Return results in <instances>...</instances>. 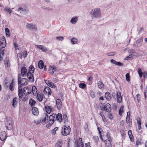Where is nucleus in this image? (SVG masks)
<instances>
[{
	"instance_id": "13",
	"label": "nucleus",
	"mask_w": 147,
	"mask_h": 147,
	"mask_svg": "<svg viewBox=\"0 0 147 147\" xmlns=\"http://www.w3.org/2000/svg\"><path fill=\"white\" fill-rule=\"evenodd\" d=\"M22 89L20 86H18V95L20 99L22 98L23 94Z\"/></svg>"
},
{
	"instance_id": "42",
	"label": "nucleus",
	"mask_w": 147,
	"mask_h": 147,
	"mask_svg": "<svg viewBox=\"0 0 147 147\" xmlns=\"http://www.w3.org/2000/svg\"><path fill=\"white\" fill-rule=\"evenodd\" d=\"M125 77L126 80L128 82H129L130 80V78L129 75V73H127L125 75Z\"/></svg>"
},
{
	"instance_id": "7",
	"label": "nucleus",
	"mask_w": 147,
	"mask_h": 147,
	"mask_svg": "<svg viewBox=\"0 0 147 147\" xmlns=\"http://www.w3.org/2000/svg\"><path fill=\"white\" fill-rule=\"evenodd\" d=\"M27 27L30 30H37V27L35 25H32L27 23L26 25Z\"/></svg>"
},
{
	"instance_id": "31",
	"label": "nucleus",
	"mask_w": 147,
	"mask_h": 147,
	"mask_svg": "<svg viewBox=\"0 0 147 147\" xmlns=\"http://www.w3.org/2000/svg\"><path fill=\"white\" fill-rule=\"evenodd\" d=\"M97 84L98 87L99 88L101 89L103 88L104 84L102 82L99 81L98 82Z\"/></svg>"
},
{
	"instance_id": "36",
	"label": "nucleus",
	"mask_w": 147,
	"mask_h": 147,
	"mask_svg": "<svg viewBox=\"0 0 147 147\" xmlns=\"http://www.w3.org/2000/svg\"><path fill=\"white\" fill-rule=\"evenodd\" d=\"M29 88L28 87H25L23 89V90H22L23 93L26 96L27 95V94H26L27 92H26V90L27 91H29Z\"/></svg>"
},
{
	"instance_id": "30",
	"label": "nucleus",
	"mask_w": 147,
	"mask_h": 147,
	"mask_svg": "<svg viewBox=\"0 0 147 147\" xmlns=\"http://www.w3.org/2000/svg\"><path fill=\"white\" fill-rule=\"evenodd\" d=\"M78 39L75 38H72L71 39V43L73 45L75 44L78 42Z\"/></svg>"
},
{
	"instance_id": "34",
	"label": "nucleus",
	"mask_w": 147,
	"mask_h": 147,
	"mask_svg": "<svg viewBox=\"0 0 147 147\" xmlns=\"http://www.w3.org/2000/svg\"><path fill=\"white\" fill-rule=\"evenodd\" d=\"M93 139L95 141V143H96V144H98V142L99 140L98 137L97 136H94L93 137Z\"/></svg>"
},
{
	"instance_id": "12",
	"label": "nucleus",
	"mask_w": 147,
	"mask_h": 147,
	"mask_svg": "<svg viewBox=\"0 0 147 147\" xmlns=\"http://www.w3.org/2000/svg\"><path fill=\"white\" fill-rule=\"evenodd\" d=\"M110 62L113 64H115L116 65H118L120 66H121L123 65V64L119 62H117L114 59H112L110 60Z\"/></svg>"
},
{
	"instance_id": "6",
	"label": "nucleus",
	"mask_w": 147,
	"mask_h": 147,
	"mask_svg": "<svg viewBox=\"0 0 147 147\" xmlns=\"http://www.w3.org/2000/svg\"><path fill=\"white\" fill-rule=\"evenodd\" d=\"M7 138V134L5 131L1 132L0 134V139L2 141H4Z\"/></svg>"
},
{
	"instance_id": "26",
	"label": "nucleus",
	"mask_w": 147,
	"mask_h": 147,
	"mask_svg": "<svg viewBox=\"0 0 147 147\" xmlns=\"http://www.w3.org/2000/svg\"><path fill=\"white\" fill-rule=\"evenodd\" d=\"M45 108L47 113L48 114H50L52 111V107H45Z\"/></svg>"
},
{
	"instance_id": "1",
	"label": "nucleus",
	"mask_w": 147,
	"mask_h": 147,
	"mask_svg": "<svg viewBox=\"0 0 147 147\" xmlns=\"http://www.w3.org/2000/svg\"><path fill=\"white\" fill-rule=\"evenodd\" d=\"M34 70L35 68L33 66L31 65L29 67L28 72L27 74V77L29 79V81L31 82L34 81V76L32 73H34Z\"/></svg>"
},
{
	"instance_id": "5",
	"label": "nucleus",
	"mask_w": 147,
	"mask_h": 147,
	"mask_svg": "<svg viewBox=\"0 0 147 147\" xmlns=\"http://www.w3.org/2000/svg\"><path fill=\"white\" fill-rule=\"evenodd\" d=\"M100 107L101 110H104L106 112L108 113L110 112L111 110V105L109 103L106 104L103 107Z\"/></svg>"
},
{
	"instance_id": "8",
	"label": "nucleus",
	"mask_w": 147,
	"mask_h": 147,
	"mask_svg": "<svg viewBox=\"0 0 147 147\" xmlns=\"http://www.w3.org/2000/svg\"><path fill=\"white\" fill-rule=\"evenodd\" d=\"M56 104L57 107L58 109H60L62 107V105L61 100L60 99H57L56 100Z\"/></svg>"
},
{
	"instance_id": "27",
	"label": "nucleus",
	"mask_w": 147,
	"mask_h": 147,
	"mask_svg": "<svg viewBox=\"0 0 147 147\" xmlns=\"http://www.w3.org/2000/svg\"><path fill=\"white\" fill-rule=\"evenodd\" d=\"M36 47L38 48L41 49L43 51H47L46 48L43 47L42 45H36Z\"/></svg>"
},
{
	"instance_id": "57",
	"label": "nucleus",
	"mask_w": 147,
	"mask_h": 147,
	"mask_svg": "<svg viewBox=\"0 0 147 147\" xmlns=\"http://www.w3.org/2000/svg\"><path fill=\"white\" fill-rule=\"evenodd\" d=\"M56 38L58 40H59L62 41L63 39V37L62 36H60L57 37Z\"/></svg>"
},
{
	"instance_id": "54",
	"label": "nucleus",
	"mask_w": 147,
	"mask_h": 147,
	"mask_svg": "<svg viewBox=\"0 0 147 147\" xmlns=\"http://www.w3.org/2000/svg\"><path fill=\"white\" fill-rule=\"evenodd\" d=\"M109 118L110 120H111L113 119V115L111 113H109L108 115Z\"/></svg>"
},
{
	"instance_id": "55",
	"label": "nucleus",
	"mask_w": 147,
	"mask_h": 147,
	"mask_svg": "<svg viewBox=\"0 0 147 147\" xmlns=\"http://www.w3.org/2000/svg\"><path fill=\"white\" fill-rule=\"evenodd\" d=\"M58 127H55L53 129V131L52 132V134H53L54 135H55L56 134V131L58 129Z\"/></svg>"
},
{
	"instance_id": "24",
	"label": "nucleus",
	"mask_w": 147,
	"mask_h": 147,
	"mask_svg": "<svg viewBox=\"0 0 147 147\" xmlns=\"http://www.w3.org/2000/svg\"><path fill=\"white\" fill-rule=\"evenodd\" d=\"M62 119L64 120L65 124H66L68 122V118L67 115L65 114H63Z\"/></svg>"
},
{
	"instance_id": "25",
	"label": "nucleus",
	"mask_w": 147,
	"mask_h": 147,
	"mask_svg": "<svg viewBox=\"0 0 147 147\" xmlns=\"http://www.w3.org/2000/svg\"><path fill=\"white\" fill-rule=\"evenodd\" d=\"M38 66L40 69H42L44 66V63L42 60H40L38 63Z\"/></svg>"
},
{
	"instance_id": "60",
	"label": "nucleus",
	"mask_w": 147,
	"mask_h": 147,
	"mask_svg": "<svg viewBox=\"0 0 147 147\" xmlns=\"http://www.w3.org/2000/svg\"><path fill=\"white\" fill-rule=\"evenodd\" d=\"M42 8L44 9H47L48 11H51L53 9L52 8H50L49 7H43Z\"/></svg>"
},
{
	"instance_id": "40",
	"label": "nucleus",
	"mask_w": 147,
	"mask_h": 147,
	"mask_svg": "<svg viewBox=\"0 0 147 147\" xmlns=\"http://www.w3.org/2000/svg\"><path fill=\"white\" fill-rule=\"evenodd\" d=\"M5 11L7 12H9L10 15L11 14L12 11L8 7H6L5 8Z\"/></svg>"
},
{
	"instance_id": "20",
	"label": "nucleus",
	"mask_w": 147,
	"mask_h": 147,
	"mask_svg": "<svg viewBox=\"0 0 147 147\" xmlns=\"http://www.w3.org/2000/svg\"><path fill=\"white\" fill-rule=\"evenodd\" d=\"M32 91L34 96H36L38 94L37 93V89L35 86H33L32 87Z\"/></svg>"
},
{
	"instance_id": "15",
	"label": "nucleus",
	"mask_w": 147,
	"mask_h": 147,
	"mask_svg": "<svg viewBox=\"0 0 147 147\" xmlns=\"http://www.w3.org/2000/svg\"><path fill=\"white\" fill-rule=\"evenodd\" d=\"M56 119L59 122H61L63 119L61 114L60 113H59L57 115H56Z\"/></svg>"
},
{
	"instance_id": "47",
	"label": "nucleus",
	"mask_w": 147,
	"mask_h": 147,
	"mask_svg": "<svg viewBox=\"0 0 147 147\" xmlns=\"http://www.w3.org/2000/svg\"><path fill=\"white\" fill-rule=\"evenodd\" d=\"M143 40V38L142 37L138 39L136 41V43H139L142 41Z\"/></svg>"
},
{
	"instance_id": "46",
	"label": "nucleus",
	"mask_w": 147,
	"mask_h": 147,
	"mask_svg": "<svg viewBox=\"0 0 147 147\" xmlns=\"http://www.w3.org/2000/svg\"><path fill=\"white\" fill-rule=\"evenodd\" d=\"M6 128L8 130H11L13 128V126L12 125H5Z\"/></svg>"
},
{
	"instance_id": "41",
	"label": "nucleus",
	"mask_w": 147,
	"mask_h": 147,
	"mask_svg": "<svg viewBox=\"0 0 147 147\" xmlns=\"http://www.w3.org/2000/svg\"><path fill=\"white\" fill-rule=\"evenodd\" d=\"M5 30L6 36L7 37H9L10 36V35L9 30V29L7 28H5Z\"/></svg>"
},
{
	"instance_id": "63",
	"label": "nucleus",
	"mask_w": 147,
	"mask_h": 147,
	"mask_svg": "<svg viewBox=\"0 0 147 147\" xmlns=\"http://www.w3.org/2000/svg\"><path fill=\"white\" fill-rule=\"evenodd\" d=\"M102 120H103V121L104 122H105L107 121L106 118H105V116L104 115L102 117Z\"/></svg>"
},
{
	"instance_id": "44",
	"label": "nucleus",
	"mask_w": 147,
	"mask_h": 147,
	"mask_svg": "<svg viewBox=\"0 0 147 147\" xmlns=\"http://www.w3.org/2000/svg\"><path fill=\"white\" fill-rule=\"evenodd\" d=\"M62 145V144L61 142L60 141H58L57 142L55 146H56V147H61Z\"/></svg>"
},
{
	"instance_id": "22",
	"label": "nucleus",
	"mask_w": 147,
	"mask_h": 147,
	"mask_svg": "<svg viewBox=\"0 0 147 147\" xmlns=\"http://www.w3.org/2000/svg\"><path fill=\"white\" fill-rule=\"evenodd\" d=\"M13 123L11 118L7 119L6 123H5V125H12Z\"/></svg>"
},
{
	"instance_id": "18",
	"label": "nucleus",
	"mask_w": 147,
	"mask_h": 147,
	"mask_svg": "<svg viewBox=\"0 0 147 147\" xmlns=\"http://www.w3.org/2000/svg\"><path fill=\"white\" fill-rule=\"evenodd\" d=\"M78 20V17L76 16L73 17L70 20V22L73 24H76Z\"/></svg>"
},
{
	"instance_id": "50",
	"label": "nucleus",
	"mask_w": 147,
	"mask_h": 147,
	"mask_svg": "<svg viewBox=\"0 0 147 147\" xmlns=\"http://www.w3.org/2000/svg\"><path fill=\"white\" fill-rule=\"evenodd\" d=\"M115 52H110L109 53L107 54L108 56H112L115 55Z\"/></svg>"
},
{
	"instance_id": "58",
	"label": "nucleus",
	"mask_w": 147,
	"mask_h": 147,
	"mask_svg": "<svg viewBox=\"0 0 147 147\" xmlns=\"http://www.w3.org/2000/svg\"><path fill=\"white\" fill-rule=\"evenodd\" d=\"M27 55V52L26 51H24L23 53V55L24 58H25Z\"/></svg>"
},
{
	"instance_id": "33",
	"label": "nucleus",
	"mask_w": 147,
	"mask_h": 147,
	"mask_svg": "<svg viewBox=\"0 0 147 147\" xmlns=\"http://www.w3.org/2000/svg\"><path fill=\"white\" fill-rule=\"evenodd\" d=\"M6 45V41L5 40V41L3 40V42H1L0 44V46L2 48H4L5 47Z\"/></svg>"
},
{
	"instance_id": "43",
	"label": "nucleus",
	"mask_w": 147,
	"mask_h": 147,
	"mask_svg": "<svg viewBox=\"0 0 147 147\" xmlns=\"http://www.w3.org/2000/svg\"><path fill=\"white\" fill-rule=\"evenodd\" d=\"M138 73L140 77H141L142 76L143 73L140 68H139L138 69Z\"/></svg>"
},
{
	"instance_id": "49",
	"label": "nucleus",
	"mask_w": 147,
	"mask_h": 147,
	"mask_svg": "<svg viewBox=\"0 0 147 147\" xmlns=\"http://www.w3.org/2000/svg\"><path fill=\"white\" fill-rule=\"evenodd\" d=\"M136 98H137V100L138 102H139L140 99V95L139 94H137L136 96Z\"/></svg>"
},
{
	"instance_id": "61",
	"label": "nucleus",
	"mask_w": 147,
	"mask_h": 147,
	"mask_svg": "<svg viewBox=\"0 0 147 147\" xmlns=\"http://www.w3.org/2000/svg\"><path fill=\"white\" fill-rule=\"evenodd\" d=\"M14 47H15L16 49H18V45L16 43H14Z\"/></svg>"
},
{
	"instance_id": "64",
	"label": "nucleus",
	"mask_w": 147,
	"mask_h": 147,
	"mask_svg": "<svg viewBox=\"0 0 147 147\" xmlns=\"http://www.w3.org/2000/svg\"><path fill=\"white\" fill-rule=\"evenodd\" d=\"M143 76L144 78H147V72L146 71H145L143 73Z\"/></svg>"
},
{
	"instance_id": "37",
	"label": "nucleus",
	"mask_w": 147,
	"mask_h": 147,
	"mask_svg": "<svg viewBox=\"0 0 147 147\" xmlns=\"http://www.w3.org/2000/svg\"><path fill=\"white\" fill-rule=\"evenodd\" d=\"M118 92H117V93H115V92H113L112 94V96L113 98L115 99H116L117 98V97L118 96Z\"/></svg>"
},
{
	"instance_id": "56",
	"label": "nucleus",
	"mask_w": 147,
	"mask_h": 147,
	"mask_svg": "<svg viewBox=\"0 0 147 147\" xmlns=\"http://www.w3.org/2000/svg\"><path fill=\"white\" fill-rule=\"evenodd\" d=\"M23 11L25 13H27L28 12V9L27 7H25L24 8V9H23Z\"/></svg>"
},
{
	"instance_id": "39",
	"label": "nucleus",
	"mask_w": 147,
	"mask_h": 147,
	"mask_svg": "<svg viewBox=\"0 0 147 147\" xmlns=\"http://www.w3.org/2000/svg\"><path fill=\"white\" fill-rule=\"evenodd\" d=\"M79 87L82 89H84L86 87V84L84 83H81L79 84Z\"/></svg>"
},
{
	"instance_id": "10",
	"label": "nucleus",
	"mask_w": 147,
	"mask_h": 147,
	"mask_svg": "<svg viewBox=\"0 0 147 147\" xmlns=\"http://www.w3.org/2000/svg\"><path fill=\"white\" fill-rule=\"evenodd\" d=\"M27 72V69L25 67H22L21 69V75L22 77H24L26 76Z\"/></svg>"
},
{
	"instance_id": "16",
	"label": "nucleus",
	"mask_w": 147,
	"mask_h": 147,
	"mask_svg": "<svg viewBox=\"0 0 147 147\" xmlns=\"http://www.w3.org/2000/svg\"><path fill=\"white\" fill-rule=\"evenodd\" d=\"M17 99V97H16L14 98L13 100L12 105V107L14 108L16 107L17 105L18 102Z\"/></svg>"
},
{
	"instance_id": "59",
	"label": "nucleus",
	"mask_w": 147,
	"mask_h": 147,
	"mask_svg": "<svg viewBox=\"0 0 147 147\" xmlns=\"http://www.w3.org/2000/svg\"><path fill=\"white\" fill-rule=\"evenodd\" d=\"M52 116L53 117V120H54V121L56 120V114L55 113H53L52 114Z\"/></svg>"
},
{
	"instance_id": "29",
	"label": "nucleus",
	"mask_w": 147,
	"mask_h": 147,
	"mask_svg": "<svg viewBox=\"0 0 147 147\" xmlns=\"http://www.w3.org/2000/svg\"><path fill=\"white\" fill-rule=\"evenodd\" d=\"M36 103V102L33 99L31 98L29 100V104L31 106H33Z\"/></svg>"
},
{
	"instance_id": "2",
	"label": "nucleus",
	"mask_w": 147,
	"mask_h": 147,
	"mask_svg": "<svg viewBox=\"0 0 147 147\" xmlns=\"http://www.w3.org/2000/svg\"><path fill=\"white\" fill-rule=\"evenodd\" d=\"M93 18H99L101 17V14L100 8H96L93 9L90 13Z\"/></svg>"
},
{
	"instance_id": "51",
	"label": "nucleus",
	"mask_w": 147,
	"mask_h": 147,
	"mask_svg": "<svg viewBox=\"0 0 147 147\" xmlns=\"http://www.w3.org/2000/svg\"><path fill=\"white\" fill-rule=\"evenodd\" d=\"M134 55L133 54L130 55L126 57L125 58V59L126 60H128L129 59L131 58Z\"/></svg>"
},
{
	"instance_id": "28",
	"label": "nucleus",
	"mask_w": 147,
	"mask_h": 147,
	"mask_svg": "<svg viewBox=\"0 0 147 147\" xmlns=\"http://www.w3.org/2000/svg\"><path fill=\"white\" fill-rule=\"evenodd\" d=\"M108 143L106 145V147H112L111 143V140L110 136H108L107 137Z\"/></svg>"
},
{
	"instance_id": "52",
	"label": "nucleus",
	"mask_w": 147,
	"mask_h": 147,
	"mask_svg": "<svg viewBox=\"0 0 147 147\" xmlns=\"http://www.w3.org/2000/svg\"><path fill=\"white\" fill-rule=\"evenodd\" d=\"M138 129L139 130H140L141 129V123L140 120H138Z\"/></svg>"
},
{
	"instance_id": "32",
	"label": "nucleus",
	"mask_w": 147,
	"mask_h": 147,
	"mask_svg": "<svg viewBox=\"0 0 147 147\" xmlns=\"http://www.w3.org/2000/svg\"><path fill=\"white\" fill-rule=\"evenodd\" d=\"M128 112L127 113V116L126 119V122L127 123H129V121H131V119H130V113L129 115L128 114Z\"/></svg>"
},
{
	"instance_id": "48",
	"label": "nucleus",
	"mask_w": 147,
	"mask_h": 147,
	"mask_svg": "<svg viewBox=\"0 0 147 147\" xmlns=\"http://www.w3.org/2000/svg\"><path fill=\"white\" fill-rule=\"evenodd\" d=\"M90 96L92 98H93L95 97V93L93 91L91 90L90 91Z\"/></svg>"
},
{
	"instance_id": "19",
	"label": "nucleus",
	"mask_w": 147,
	"mask_h": 147,
	"mask_svg": "<svg viewBox=\"0 0 147 147\" xmlns=\"http://www.w3.org/2000/svg\"><path fill=\"white\" fill-rule=\"evenodd\" d=\"M105 97L107 100L110 101L111 99V94L108 92H106L105 94Z\"/></svg>"
},
{
	"instance_id": "45",
	"label": "nucleus",
	"mask_w": 147,
	"mask_h": 147,
	"mask_svg": "<svg viewBox=\"0 0 147 147\" xmlns=\"http://www.w3.org/2000/svg\"><path fill=\"white\" fill-rule=\"evenodd\" d=\"M14 85L10 84L9 86V89L11 91H13L14 89Z\"/></svg>"
},
{
	"instance_id": "3",
	"label": "nucleus",
	"mask_w": 147,
	"mask_h": 147,
	"mask_svg": "<svg viewBox=\"0 0 147 147\" xmlns=\"http://www.w3.org/2000/svg\"><path fill=\"white\" fill-rule=\"evenodd\" d=\"M28 82V80L26 78H22L21 79L20 75L18 76V86H20L22 87V86H24L27 85Z\"/></svg>"
},
{
	"instance_id": "38",
	"label": "nucleus",
	"mask_w": 147,
	"mask_h": 147,
	"mask_svg": "<svg viewBox=\"0 0 147 147\" xmlns=\"http://www.w3.org/2000/svg\"><path fill=\"white\" fill-rule=\"evenodd\" d=\"M54 122V121L49 120L48 121L49 123L47 125V127L48 128L50 127L53 124Z\"/></svg>"
},
{
	"instance_id": "62",
	"label": "nucleus",
	"mask_w": 147,
	"mask_h": 147,
	"mask_svg": "<svg viewBox=\"0 0 147 147\" xmlns=\"http://www.w3.org/2000/svg\"><path fill=\"white\" fill-rule=\"evenodd\" d=\"M143 28L142 27H141L139 29L138 34H140L141 33V32L143 30Z\"/></svg>"
},
{
	"instance_id": "14",
	"label": "nucleus",
	"mask_w": 147,
	"mask_h": 147,
	"mask_svg": "<svg viewBox=\"0 0 147 147\" xmlns=\"http://www.w3.org/2000/svg\"><path fill=\"white\" fill-rule=\"evenodd\" d=\"M45 82L47 85L50 87L53 88H55V85L53 82H50L49 80H45Z\"/></svg>"
},
{
	"instance_id": "4",
	"label": "nucleus",
	"mask_w": 147,
	"mask_h": 147,
	"mask_svg": "<svg viewBox=\"0 0 147 147\" xmlns=\"http://www.w3.org/2000/svg\"><path fill=\"white\" fill-rule=\"evenodd\" d=\"M71 131V128L69 126L67 127L65 125L62 127L61 130L62 134L64 136H67L69 134Z\"/></svg>"
},
{
	"instance_id": "35",
	"label": "nucleus",
	"mask_w": 147,
	"mask_h": 147,
	"mask_svg": "<svg viewBox=\"0 0 147 147\" xmlns=\"http://www.w3.org/2000/svg\"><path fill=\"white\" fill-rule=\"evenodd\" d=\"M4 64L5 65V67H8V66H9L10 65V63L9 62L8 59H5L4 61Z\"/></svg>"
},
{
	"instance_id": "11",
	"label": "nucleus",
	"mask_w": 147,
	"mask_h": 147,
	"mask_svg": "<svg viewBox=\"0 0 147 147\" xmlns=\"http://www.w3.org/2000/svg\"><path fill=\"white\" fill-rule=\"evenodd\" d=\"M32 114L34 115L37 116L38 115V111L37 107H32Z\"/></svg>"
},
{
	"instance_id": "17",
	"label": "nucleus",
	"mask_w": 147,
	"mask_h": 147,
	"mask_svg": "<svg viewBox=\"0 0 147 147\" xmlns=\"http://www.w3.org/2000/svg\"><path fill=\"white\" fill-rule=\"evenodd\" d=\"M44 95L43 94L38 93L36 95V98L40 102L42 101L43 100V97Z\"/></svg>"
},
{
	"instance_id": "9",
	"label": "nucleus",
	"mask_w": 147,
	"mask_h": 147,
	"mask_svg": "<svg viewBox=\"0 0 147 147\" xmlns=\"http://www.w3.org/2000/svg\"><path fill=\"white\" fill-rule=\"evenodd\" d=\"M43 93L45 94H48L49 95H51V90L49 87H46L44 90Z\"/></svg>"
},
{
	"instance_id": "21",
	"label": "nucleus",
	"mask_w": 147,
	"mask_h": 147,
	"mask_svg": "<svg viewBox=\"0 0 147 147\" xmlns=\"http://www.w3.org/2000/svg\"><path fill=\"white\" fill-rule=\"evenodd\" d=\"M118 95L117 97V101L118 103H120L121 102V100L122 97L121 96V93L119 92H118Z\"/></svg>"
},
{
	"instance_id": "23",
	"label": "nucleus",
	"mask_w": 147,
	"mask_h": 147,
	"mask_svg": "<svg viewBox=\"0 0 147 147\" xmlns=\"http://www.w3.org/2000/svg\"><path fill=\"white\" fill-rule=\"evenodd\" d=\"M129 136V137L130 140L131 142L134 140V137L132 134V131L131 130H129L128 132Z\"/></svg>"
},
{
	"instance_id": "53",
	"label": "nucleus",
	"mask_w": 147,
	"mask_h": 147,
	"mask_svg": "<svg viewBox=\"0 0 147 147\" xmlns=\"http://www.w3.org/2000/svg\"><path fill=\"white\" fill-rule=\"evenodd\" d=\"M49 69H50V70L52 69V71H56L57 70V68L56 67L54 66L53 67L52 66H50L49 67Z\"/></svg>"
}]
</instances>
